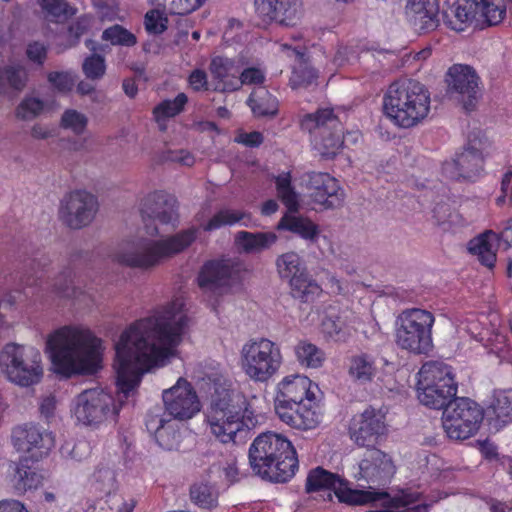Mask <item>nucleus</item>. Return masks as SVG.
Listing matches in <instances>:
<instances>
[{"instance_id": "1", "label": "nucleus", "mask_w": 512, "mask_h": 512, "mask_svg": "<svg viewBox=\"0 0 512 512\" xmlns=\"http://www.w3.org/2000/svg\"><path fill=\"white\" fill-rule=\"evenodd\" d=\"M189 324L186 297L176 293L120 334L113 360L119 395L132 396L146 373L176 356Z\"/></svg>"}, {"instance_id": "2", "label": "nucleus", "mask_w": 512, "mask_h": 512, "mask_svg": "<svg viewBox=\"0 0 512 512\" xmlns=\"http://www.w3.org/2000/svg\"><path fill=\"white\" fill-rule=\"evenodd\" d=\"M105 350L104 341L83 324L62 325L44 339L50 371L64 379L96 373L102 368Z\"/></svg>"}, {"instance_id": "3", "label": "nucleus", "mask_w": 512, "mask_h": 512, "mask_svg": "<svg viewBox=\"0 0 512 512\" xmlns=\"http://www.w3.org/2000/svg\"><path fill=\"white\" fill-rule=\"evenodd\" d=\"M209 394L205 423L210 435L219 442L235 443L239 434L258 424L257 416L239 392L209 379Z\"/></svg>"}, {"instance_id": "4", "label": "nucleus", "mask_w": 512, "mask_h": 512, "mask_svg": "<svg viewBox=\"0 0 512 512\" xmlns=\"http://www.w3.org/2000/svg\"><path fill=\"white\" fill-rule=\"evenodd\" d=\"M249 462L255 474L280 483L292 479L299 467L291 441L275 432L262 433L254 439L249 448Z\"/></svg>"}, {"instance_id": "5", "label": "nucleus", "mask_w": 512, "mask_h": 512, "mask_svg": "<svg viewBox=\"0 0 512 512\" xmlns=\"http://www.w3.org/2000/svg\"><path fill=\"white\" fill-rule=\"evenodd\" d=\"M197 231V228L191 227L158 240L141 237L137 242L123 245L117 259L133 268H154L188 248L195 241Z\"/></svg>"}, {"instance_id": "6", "label": "nucleus", "mask_w": 512, "mask_h": 512, "mask_svg": "<svg viewBox=\"0 0 512 512\" xmlns=\"http://www.w3.org/2000/svg\"><path fill=\"white\" fill-rule=\"evenodd\" d=\"M430 94L416 81L392 84L383 100L385 116L396 126L411 128L421 123L430 112Z\"/></svg>"}, {"instance_id": "7", "label": "nucleus", "mask_w": 512, "mask_h": 512, "mask_svg": "<svg viewBox=\"0 0 512 512\" xmlns=\"http://www.w3.org/2000/svg\"><path fill=\"white\" fill-rule=\"evenodd\" d=\"M0 373L22 388L39 384L45 373L41 351L31 345L7 343L0 350Z\"/></svg>"}, {"instance_id": "8", "label": "nucleus", "mask_w": 512, "mask_h": 512, "mask_svg": "<svg viewBox=\"0 0 512 512\" xmlns=\"http://www.w3.org/2000/svg\"><path fill=\"white\" fill-rule=\"evenodd\" d=\"M122 398L104 389H86L77 394L70 404V416L75 425L99 429L116 421L122 408Z\"/></svg>"}, {"instance_id": "9", "label": "nucleus", "mask_w": 512, "mask_h": 512, "mask_svg": "<svg viewBox=\"0 0 512 512\" xmlns=\"http://www.w3.org/2000/svg\"><path fill=\"white\" fill-rule=\"evenodd\" d=\"M282 364L283 355L279 345L268 338H252L239 350V368L255 383L269 382L278 374Z\"/></svg>"}, {"instance_id": "10", "label": "nucleus", "mask_w": 512, "mask_h": 512, "mask_svg": "<svg viewBox=\"0 0 512 512\" xmlns=\"http://www.w3.org/2000/svg\"><path fill=\"white\" fill-rule=\"evenodd\" d=\"M416 394L423 405L444 408L457 394L452 368L439 361L424 363L416 374Z\"/></svg>"}, {"instance_id": "11", "label": "nucleus", "mask_w": 512, "mask_h": 512, "mask_svg": "<svg viewBox=\"0 0 512 512\" xmlns=\"http://www.w3.org/2000/svg\"><path fill=\"white\" fill-rule=\"evenodd\" d=\"M434 315L424 309L404 310L396 320L395 341L399 348L415 355H426L433 348Z\"/></svg>"}, {"instance_id": "12", "label": "nucleus", "mask_w": 512, "mask_h": 512, "mask_svg": "<svg viewBox=\"0 0 512 512\" xmlns=\"http://www.w3.org/2000/svg\"><path fill=\"white\" fill-rule=\"evenodd\" d=\"M303 130H318L313 137L314 150L323 158H334L344 146L341 125L335 120L332 110L322 109L314 114H306L300 121Z\"/></svg>"}, {"instance_id": "13", "label": "nucleus", "mask_w": 512, "mask_h": 512, "mask_svg": "<svg viewBox=\"0 0 512 512\" xmlns=\"http://www.w3.org/2000/svg\"><path fill=\"white\" fill-rule=\"evenodd\" d=\"M483 418V409L477 403L461 398L445 406L442 426L450 439L465 440L476 434Z\"/></svg>"}, {"instance_id": "14", "label": "nucleus", "mask_w": 512, "mask_h": 512, "mask_svg": "<svg viewBox=\"0 0 512 512\" xmlns=\"http://www.w3.org/2000/svg\"><path fill=\"white\" fill-rule=\"evenodd\" d=\"M246 273L244 263L236 259H218L206 262L197 283L204 292H227L241 283Z\"/></svg>"}, {"instance_id": "15", "label": "nucleus", "mask_w": 512, "mask_h": 512, "mask_svg": "<svg viewBox=\"0 0 512 512\" xmlns=\"http://www.w3.org/2000/svg\"><path fill=\"white\" fill-rule=\"evenodd\" d=\"M396 472V466L392 457L379 449H368L360 457L357 463V472L354 476L358 480L365 481L369 484L367 490H374L384 493L390 498L391 496L385 491L376 489L375 487L387 484Z\"/></svg>"}, {"instance_id": "16", "label": "nucleus", "mask_w": 512, "mask_h": 512, "mask_svg": "<svg viewBox=\"0 0 512 512\" xmlns=\"http://www.w3.org/2000/svg\"><path fill=\"white\" fill-rule=\"evenodd\" d=\"M162 401L166 413L175 420H190L202 409L195 388L184 377H179L173 386L163 390Z\"/></svg>"}, {"instance_id": "17", "label": "nucleus", "mask_w": 512, "mask_h": 512, "mask_svg": "<svg viewBox=\"0 0 512 512\" xmlns=\"http://www.w3.org/2000/svg\"><path fill=\"white\" fill-rule=\"evenodd\" d=\"M315 394H321L319 385L308 376L293 373L282 377L275 386L274 409L277 415L294 408Z\"/></svg>"}, {"instance_id": "18", "label": "nucleus", "mask_w": 512, "mask_h": 512, "mask_svg": "<svg viewBox=\"0 0 512 512\" xmlns=\"http://www.w3.org/2000/svg\"><path fill=\"white\" fill-rule=\"evenodd\" d=\"M454 481L453 472L448 469L436 468L431 472V493L429 501L425 500L421 504H416L420 501L422 494L417 491H403L395 495L394 498H400L402 502L403 512H426L428 507L441 499L446 498L452 493V488L449 486Z\"/></svg>"}, {"instance_id": "19", "label": "nucleus", "mask_w": 512, "mask_h": 512, "mask_svg": "<svg viewBox=\"0 0 512 512\" xmlns=\"http://www.w3.org/2000/svg\"><path fill=\"white\" fill-rule=\"evenodd\" d=\"M98 209L96 198L86 191H74L65 196L60 204L59 217L70 228L89 225Z\"/></svg>"}, {"instance_id": "20", "label": "nucleus", "mask_w": 512, "mask_h": 512, "mask_svg": "<svg viewBox=\"0 0 512 512\" xmlns=\"http://www.w3.org/2000/svg\"><path fill=\"white\" fill-rule=\"evenodd\" d=\"M307 177L309 197L321 210L335 209L343 204L344 191L336 178L323 172H312Z\"/></svg>"}, {"instance_id": "21", "label": "nucleus", "mask_w": 512, "mask_h": 512, "mask_svg": "<svg viewBox=\"0 0 512 512\" xmlns=\"http://www.w3.org/2000/svg\"><path fill=\"white\" fill-rule=\"evenodd\" d=\"M51 432L40 429L34 424H23L15 427L12 432V443L21 453H28L32 458H41L48 454L54 446Z\"/></svg>"}, {"instance_id": "22", "label": "nucleus", "mask_w": 512, "mask_h": 512, "mask_svg": "<svg viewBox=\"0 0 512 512\" xmlns=\"http://www.w3.org/2000/svg\"><path fill=\"white\" fill-rule=\"evenodd\" d=\"M386 431L384 415L372 408L354 416L349 427L350 438L359 446L376 444Z\"/></svg>"}, {"instance_id": "23", "label": "nucleus", "mask_w": 512, "mask_h": 512, "mask_svg": "<svg viewBox=\"0 0 512 512\" xmlns=\"http://www.w3.org/2000/svg\"><path fill=\"white\" fill-rule=\"evenodd\" d=\"M277 416L283 423L294 429L303 431L316 429L321 425L324 416L321 394H315Z\"/></svg>"}, {"instance_id": "24", "label": "nucleus", "mask_w": 512, "mask_h": 512, "mask_svg": "<svg viewBox=\"0 0 512 512\" xmlns=\"http://www.w3.org/2000/svg\"><path fill=\"white\" fill-rule=\"evenodd\" d=\"M438 0H407L405 16L409 23L419 32H430L439 24Z\"/></svg>"}, {"instance_id": "25", "label": "nucleus", "mask_w": 512, "mask_h": 512, "mask_svg": "<svg viewBox=\"0 0 512 512\" xmlns=\"http://www.w3.org/2000/svg\"><path fill=\"white\" fill-rule=\"evenodd\" d=\"M146 427L162 449L172 451L180 448L183 432L174 418L166 419L160 415H150L147 418Z\"/></svg>"}, {"instance_id": "26", "label": "nucleus", "mask_w": 512, "mask_h": 512, "mask_svg": "<svg viewBox=\"0 0 512 512\" xmlns=\"http://www.w3.org/2000/svg\"><path fill=\"white\" fill-rule=\"evenodd\" d=\"M483 155L475 146L460 153L456 159L446 162L444 172L451 178L476 179L483 170Z\"/></svg>"}, {"instance_id": "27", "label": "nucleus", "mask_w": 512, "mask_h": 512, "mask_svg": "<svg viewBox=\"0 0 512 512\" xmlns=\"http://www.w3.org/2000/svg\"><path fill=\"white\" fill-rule=\"evenodd\" d=\"M441 15L447 28L465 31L476 19L475 3L473 0H445Z\"/></svg>"}, {"instance_id": "28", "label": "nucleus", "mask_w": 512, "mask_h": 512, "mask_svg": "<svg viewBox=\"0 0 512 512\" xmlns=\"http://www.w3.org/2000/svg\"><path fill=\"white\" fill-rule=\"evenodd\" d=\"M479 78L475 70L463 64L451 66L446 74L448 92L457 93L463 97H473L478 88Z\"/></svg>"}, {"instance_id": "29", "label": "nucleus", "mask_w": 512, "mask_h": 512, "mask_svg": "<svg viewBox=\"0 0 512 512\" xmlns=\"http://www.w3.org/2000/svg\"><path fill=\"white\" fill-rule=\"evenodd\" d=\"M257 13L269 20L291 25L297 18V0H255Z\"/></svg>"}, {"instance_id": "30", "label": "nucleus", "mask_w": 512, "mask_h": 512, "mask_svg": "<svg viewBox=\"0 0 512 512\" xmlns=\"http://www.w3.org/2000/svg\"><path fill=\"white\" fill-rule=\"evenodd\" d=\"M44 474L34 467L19 463L13 466L8 476V484L16 495L37 490L43 485Z\"/></svg>"}, {"instance_id": "31", "label": "nucleus", "mask_w": 512, "mask_h": 512, "mask_svg": "<svg viewBox=\"0 0 512 512\" xmlns=\"http://www.w3.org/2000/svg\"><path fill=\"white\" fill-rule=\"evenodd\" d=\"M499 244V235L492 230H487L469 241L468 251L476 256L483 265L493 268Z\"/></svg>"}, {"instance_id": "32", "label": "nucleus", "mask_w": 512, "mask_h": 512, "mask_svg": "<svg viewBox=\"0 0 512 512\" xmlns=\"http://www.w3.org/2000/svg\"><path fill=\"white\" fill-rule=\"evenodd\" d=\"M210 72L218 81V89L232 91L239 88V68L235 63L224 57H214L210 64Z\"/></svg>"}, {"instance_id": "33", "label": "nucleus", "mask_w": 512, "mask_h": 512, "mask_svg": "<svg viewBox=\"0 0 512 512\" xmlns=\"http://www.w3.org/2000/svg\"><path fill=\"white\" fill-rule=\"evenodd\" d=\"M277 240L278 237L273 232L239 231L235 235L234 243L239 251L250 254L270 248Z\"/></svg>"}, {"instance_id": "34", "label": "nucleus", "mask_w": 512, "mask_h": 512, "mask_svg": "<svg viewBox=\"0 0 512 512\" xmlns=\"http://www.w3.org/2000/svg\"><path fill=\"white\" fill-rule=\"evenodd\" d=\"M348 376L358 384L372 382L377 375V367L372 356L360 353L353 355L348 363Z\"/></svg>"}, {"instance_id": "35", "label": "nucleus", "mask_w": 512, "mask_h": 512, "mask_svg": "<svg viewBox=\"0 0 512 512\" xmlns=\"http://www.w3.org/2000/svg\"><path fill=\"white\" fill-rule=\"evenodd\" d=\"M278 230H287L302 239L315 242L320 234L319 227L308 218L285 214L277 224Z\"/></svg>"}, {"instance_id": "36", "label": "nucleus", "mask_w": 512, "mask_h": 512, "mask_svg": "<svg viewBox=\"0 0 512 512\" xmlns=\"http://www.w3.org/2000/svg\"><path fill=\"white\" fill-rule=\"evenodd\" d=\"M293 351L296 361L303 368L319 369L326 362L325 351L308 340L297 342Z\"/></svg>"}, {"instance_id": "37", "label": "nucleus", "mask_w": 512, "mask_h": 512, "mask_svg": "<svg viewBox=\"0 0 512 512\" xmlns=\"http://www.w3.org/2000/svg\"><path fill=\"white\" fill-rule=\"evenodd\" d=\"M90 486L95 493L102 496V499L114 493H122L115 470L108 466H99L95 469L90 477Z\"/></svg>"}, {"instance_id": "38", "label": "nucleus", "mask_w": 512, "mask_h": 512, "mask_svg": "<svg viewBox=\"0 0 512 512\" xmlns=\"http://www.w3.org/2000/svg\"><path fill=\"white\" fill-rule=\"evenodd\" d=\"M250 215L242 210L223 208L217 211L208 221L201 224V228L206 232L218 230L224 226H232L239 222L248 226Z\"/></svg>"}, {"instance_id": "39", "label": "nucleus", "mask_w": 512, "mask_h": 512, "mask_svg": "<svg viewBox=\"0 0 512 512\" xmlns=\"http://www.w3.org/2000/svg\"><path fill=\"white\" fill-rule=\"evenodd\" d=\"M280 47L288 56H294L296 59H299V63L294 67L290 79L292 87L299 88L310 86L317 78V72L307 63L302 61L303 54L297 48H291L287 44H282Z\"/></svg>"}, {"instance_id": "40", "label": "nucleus", "mask_w": 512, "mask_h": 512, "mask_svg": "<svg viewBox=\"0 0 512 512\" xmlns=\"http://www.w3.org/2000/svg\"><path fill=\"white\" fill-rule=\"evenodd\" d=\"M475 3L476 19L487 25L501 23L506 15L505 0H473Z\"/></svg>"}, {"instance_id": "41", "label": "nucleus", "mask_w": 512, "mask_h": 512, "mask_svg": "<svg viewBox=\"0 0 512 512\" xmlns=\"http://www.w3.org/2000/svg\"><path fill=\"white\" fill-rule=\"evenodd\" d=\"M275 264L280 278L288 280L290 285L293 284L295 278H299L306 273L302 258L294 251L279 255Z\"/></svg>"}, {"instance_id": "42", "label": "nucleus", "mask_w": 512, "mask_h": 512, "mask_svg": "<svg viewBox=\"0 0 512 512\" xmlns=\"http://www.w3.org/2000/svg\"><path fill=\"white\" fill-rule=\"evenodd\" d=\"M155 203L154 218L161 224L175 226L178 223V213L173 200H166L162 192H153L145 200V205Z\"/></svg>"}, {"instance_id": "43", "label": "nucleus", "mask_w": 512, "mask_h": 512, "mask_svg": "<svg viewBox=\"0 0 512 512\" xmlns=\"http://www.w3.org/2000/svg\"><path fill=\"white\" fill-rule=\"evenodd\" d=\"M27 73L22 66H7L0 69V94L9 95L24 88Z\"/></svg>"}, {"instance_id": "44", "label": "nucleus", "mask_w": 512, "mask_h": 512, "mask_svg": "<svg viewBox=\"0 0 512 512\" xmlns=\"http://www.w3.org/2000/svg\"><path fill=\"white\" fill-rule=\"evenodd\" d=\"M248 105L257 117L275 116L278 112L277 99L264 88H259L251 94Z\"/></svg>"}, {"instance_id": "45", "label": "nucleus", "mask_w": 512, "mask_h": 512, "mask_svg": "<svg viewBox=\"0 0 512 512\" xmlns=\"http://www.w3.org/2000/svg\"><path fill=\"white\" fill-rule=\"evenodd\" d=\"M488 412H492L503 423L512 421V389L495 391Z\"/></svg>"}, {"instance_id": "46", "label": "nucleus", "mask_w": 512, "mask_h": 512, "mask_svg": "<svg viewBox=\"0 0 512 512\" xmlns=\"http://www.w3.org/2000/svg\"><path fill=\"white\" fill-rule=\"evenodd\" d=\"M45 17L52 22L62 23L76 13L65 0H38Z\"/></svg>"}, {"instance_id": "47", "label": "nucleus", "mask_w": 512, "mask_h": 512, "mask_svg": "<svg viewBox=\"0 0 512 512\" xmlns=\"http://www.w3.org/2000/svg\"><path fill=\"white\" fill-rule=\"evenodd\" d=\"M187 101V96L179 93L173 100H164L154 108V118L161 129H164L166 119L178 115L184 109Z\"/></svg>"}, {"instance_id": "48", "label": "nucleus", "mask_w": 512, "mask_h": 512, "mask_svg": "<svg viewBox=\"0 0 512 512\" xmlns=\"http://www.w3.org/2000/svg\"><path fill=\"white\" fill-rule=\"evenodd\" d=\"M136 500L124 492L114 493L99 502V512H133Z\"/></svg>"}, {"instance_id": "49", "label": "nucleus", "mask_w": 512, "mask_h": 512, "mask_svg": "<svg viewBox=\"0 0 512 512\" xmlns=\"http://www.w3.org/2000/svg\"><path fill=\"white\" fill-rule=\"evenodd\" d=\"M290 287L294 297L304 302L313 301L322 293L321 287L309 277L307 272L299 278H295Z\"/></svg>"}, {"instance_id": "50", "label": "nucleus", "mask_w": 512, "mask_h": 512, "mask_svg": "<svg viewBox=\"0 0 512 512\" xmlns=\"http://www.w3.org/2000/svg\"><path fill=\"white\" fill-rule=\"evenodd\" d=\"M321 331L335 341H345L349 335L346 323L333 311L327 313L321 320Z\"/></svg>"}, {"instance_id": "51", "label": "nucleus", "mask_w": 512, "mask_h": 512, "mask_svg": "<svg viewBox=\"0 0 512 512\" xmlns=\"http://www.w3.org/2000/svg\"><path fill=\"white\" fill-rule=\"evenodd\" d=\"M276 188L279 198L289 211H296L299 207L297 193L291 187V175L289 172L280 174L276 178Z\"/></svg>"}, {"instance_id": "52", "label": "nucleus", "mask_w": 512, "mask_h": 512, "mask_svg": "<svg viewBox=\"0 0 512 512\" xmlns=\"http://www.w3.org/2000/svg\"><path fill=\"white\" fill-rule=\"evenodd\" d=\"M151 4L162 5L174 15H187L203 6L206 0H148Z\"/></svg>"}, {"instance_id": "53", "label": "nucleus", "mask_w": 512, "mask_h": 512, "mask_svg": "<svg viewBox=\"0 0 512 512\" xmlns=\"http://www.w3.org/2000/svg\"><path fill=\"white\" fill-rule=\"evenodd\" d=\"M102 40L114 46L131 47L137 43L136 36L121 25H113L102 33Z\"/></svg>"}, {"instance_id": "54", "label": "nucleus", "mask_w": 512, "mask_h": 512, "mask_svg": "<svg viewBox=\"0 0 512 512\" xmlns=\"http://www.w3.org/2000/svg\"><path fill=\"white\" fill-rule=\"evenodd\" d=\"M60 125L75 135H82L88 126V117L76 109H66L61 116Z\"/></svg>"}, {"instance_id": "55", "label": "nucleus", "mask_w": 512, "mask_h": 512, "mask_svg": "<svg viewBox=\"0 0 512 512\" xmlns=\"http://www.w3.org/2000/svg\"><path fill=\"white\" fill-rule=\"evenodd\" d=\"M45 103L34 96L25 97L16 109V115L22 120H32L44 112Z\"/></svg>"}, {"instance_id": "56", "label": "nucleus", "mask_w": 512, "mask_h": 512, "mask_svg": "<svg viewBox=\"0 0 512 512\" xmlns=\"http://www.w3.org/2000/svg\"><path fill=\"white\" fill-rule=\"evenodd\" d=\"M191 499L192 501L202 507L211 508L216 505L217 495L211 486L207 484H196L191 488Z\"/></svg>"}, {"instance_id": "57", "label": "nucleus", "mask_w": 512, "mask_h": 512, "mask_svg": "<svg viewBox=\"0 0 512 512\" xmlns=\"http://www.w3.org/2000/svg\"><path fill=\"white\" fill-rule=\"evenodd\" d=\"M82 69L87 78L92 80L100 79L106 71L105 59L99 55L87 57L82 64Z\"/></svg>"}, {"instance_id": "58", "label": "nucleus", "mask_w": 512, "mask_h": 512, "mask_svg": "<svg viewBox=\"0 0 512 512\" xmlns=\"http://www.w3.org/2000/svg\"><path fill=\"white\" fill-rule=\"evenodd\" d=\"M92 5L102 21L122 20L119 7L114 1L93 0Z\"/></svg>"}, {"instance_id": "59", "label": "nucleus", "mask_w": 512, "mask_h": 512, "mask_svg": "<svg viewBox=\"0 0 512 512\" xmlns=\"http://www.w3.org/2000/svg\"><path fill=\"white\" fill-rule=\"evenodd\" d=\"M48 81L56 90L66 93L74 87L76 76L72 72H51Z\"/></svg>"}, {"instance_id": "60", "label": "nucleus", "mask_w": 512, "mask_h": 512, "mask_svg": "<svg viewBox=\"0 0 512 512\" xmlns=\"http://www.w3.org/2000/svg\"><path fill=\"white\" fill-rule=\"evenodd\" d=\"M144 24L149 33L160 34L167 28V18L160 10H150L145 15Z\"/></svg>"}, {"instance_id": "61", "label": "nucleus", "mask_w": 512, "mask_h": 512, "mask_svg": "<svg viewBox=\"0 0 512 512\" xmlns=\"http://www.w3.org/2000/svg\"><path fill=\"white\" fill-rule=\"evenodd\" d=\"M95 19L91 15H84L80 17L71 27L70 33L76 38L86 33L94 27Z\"/></svg>"}, {"instance_id": "62", "label": "nucleus", "mask_w": 512, "mask_h": 512, "mask_svg": "<svg viewBox=\"0 0 512 512\" xmlns=\"http://www.w3.org/2000/svg\"><path fill=\"white\" fill-rule=\"evenodd\" d=\"M264 81V73L258 68H248L241 73L239 87L242 84H261Z\"/></svg>"}, {"instance_id": "63", "label": "nucleus", "mask_w": 512, "mask_h": 512, "mask_svg": "<svg viewBox=\"0 0 512 512\" xmlns=\"http://www.w3.org/2000/svg\"><path fill=\"white\" fill-rule=\"evenodd\" d=\"M188 82L193 90H204L207 88L208 84L206 73L200 69H196L190 74Z\"/></svg>"}, {"instance_id": "64", "label": "nucleus", "mask_w": 512, "mask_h": 512, "mask_svg": "<svg viewBox=\"0 0 512 512\" xmlns=\"http://www.w3.org/2000/svg\"><path fill=\"white\" fill-rule=\"evenodd\" d=\"M0 512H30L28 508L19 500L4 499L0 501Z\"/></svg>"}]
</instances>
